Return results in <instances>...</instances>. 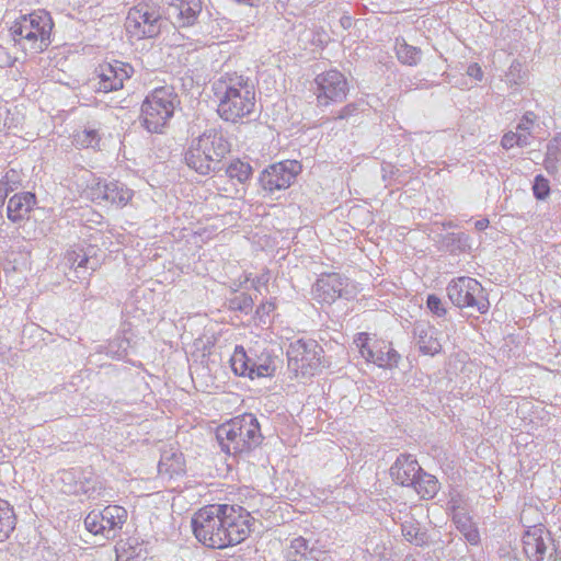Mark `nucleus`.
<instances>
[{
	"instance_id": "obj_47",
	"label": "nucleus",
	"mask_w": 561,
	"mask_h": 561,
	"mask_svg": "<svg viewBox=\"0 0 561 561\" xmlns=\"http://www.w3.org/2000/svg\"><path fill=\"white\" fill-rule=\"evenodd\" d=\"M324 554H325L324 551L319 550V549H317L314 547H309V549H308V557L311 560L324 561Z\"/></svg>"
},
{
	"instance_id": "obj_3",
	"label": "nucleus",
	"mask_w": 561,
	"mask_h": 561,
	"mask_svg": "<svg viewBox=\"0 0 561 561\" xmlns=\"http://www.w3.org/2000/svg\"><path fill=\"white\" fill-rule=\"evenodd\" d=\"M231 144L221 127H210L193 138L184 154L186 165L202 175L224 170V158Z\"/></svg>"
},
{
	"instance_id": "obj_25",
	"label": "nucleus",
	"mask_w": 561,
	"mask_h": 561,
	"mask_svg": "<svg viewBox=\"0 0 561 561\" xmlns=\"http://www.w3.org/2000/svg\"><path fill=\"white\" fill-rule=\"evenodd\" d=\"M394 48L399 61L403 65L416 66L421 60V49L409 45L403 38L396 39Z\"/></svg>"
},
{
	"instance_id": "obj_51",
	"label": "nucleus",
	"mask_w": 561,
	"mask_h": 561,
	"mask_svg": "<svg viewBox=\"0 0 561 561\" xmlns=\"http://www.w3.org/2000/svg\"><path fill=\"white\" fill-rule=\"evenodd\" d=\"M129 346V340L126 337L122 339V353H126L127 347Z\"/></svg>"
},
{
	"instance_id": "obj_21",
	"label": "nucleus",
	"mask_w": 561,
	"mask_h": 561,
	"mask_svg": "<svg viewBox=\"0 0 561 561\" xmlns=\"http://www.w3.org/2000/svg\"><path fill=\"white\" fill-rule=\"evenodd\" d=\"M36 204V196L31 192L13 195L7 207L8 218L13 222L23 220Z\"/></svg>"
},
{
	"instance_id": "obj_17",
	"label": "nucleus",
	"mask_w": 561,
	"mask_h": 561,
	"mask_svg": "<svg viewBox=\"0 0 561 561\" xmlns=\"http://www.w3.org/2000/svg\"><path fill=\"white\" fill-rule=\"evenodd\" d=\"M344 286V278L340 274H323L313 285L314 298L322 302L331 304L342 295Z\"/></svg>"
},
{
	"instance_id": "obj_26",
	"label": "nucleus",
	"mask_w": 561,
	"mask_h": 561,
	"mask_svg": "<svg viewBox=\"0 0 561 561\" xmlns=\"http://www.w3.org/2000/svg\"><path fill=\"white\" fill-rule=\"evenodd\" d=\"M376 364L379 367H396L401 358L400 354L392 347L390 343L379 342L376 348Z\"/></svg>"
},
{
	"instance_id": "obj_15",
	"label": "nucleus",
	"mask_w": 561,
	"mask_h": 561,
	"mask_svg": "<svg viewBox=\"0 0 561 561\" xmlns=\"http://www.w3.org/2000/svg\"><path fill=\"white\" fill-rule=\"evenodd\" d=\"M422 468L416 458L410 454H400L390 467L392 481L401 486L412 488L416 478L420 477Z\"/></svg>"
},
{
	"instance_id": "obj_19",
	"label": "nucleus",
	"mask_w": 561,
	"mask_h": 561,
	"mask_svg": "<svg viewBox=\"0 0 561 561\" xmlns=\"http://www.w3.org/2000/svg\"><path fill=\"white\" fill-rule=\"evenodd\" d=\"M413 333L416 345L422 354L434 356L442 351V344L436 336V330L431 324L417 322L414 324Z\"/></svg>"
},
{
	"instance_id": "obj_50",
	"label": "nucleus",
	"mask_w": 561,
	"mask_h": 561,
	"mask_svg": "<svg viewBox=\"0 0 561 561\" xmlns=\"http://www.w3.org/2000/svg\"><path fill=\"white\" fill-rule=\"evenodd\" d=\"M519 67H520V64H518V62H513V64L511 65V67H510V71H508V73H507V77L513 76V75H514V72H517V71L519 70Z\"/></svg>"
},
{
	"instance_id": "obj_9",
	"label": "nucleus",
	"mask_w": 561,
	"mask_h": 561,
	"mask_svg": "<svg viewBox=\"0 0 561 561\" xmlns=\"http://www.w3.org/2000/svg\"><path fill=\"white\" fill-rule=\"evenodd\" d=\"M24 26L23 48L32 53H41L50 44L54 27L50 15L45 11L33 12L21 18Z\"/></svg>"
},
{
	"instance_id": "obj_48",
	"label": "nucleus",
	"mask_w": 561,
	"mask_h": 561,
	"mask_svg": "<svg viewBox=\"0 0 561 561\" xmlns=\"http://www.w3.org/2000/svg\"><path fill=\"white\" fill-rule=\"evenodd\" d=\"M559 163H561V161L559 160H550L549 157L546 156L545 158V161H543V164H545V169L553 174L558 171V165Z\"/></svg>"
},
{
	"instance_id": "obj_8",
	"label": "nucleus",
	"mask_w": 561,
	"mask_h": 561,
	"mask_svg": "<svg viewBox=\"0 0 561 561\" xmlns=\"http://www.w3.org/2000/svg\"><path fill=\"white\" fill-rule=\"evenodd\" d=\"M323 350L314 340H297L287 350L288 368L296 376H313L321 368Z\"/></svg>"
},
{
	"instance_id": "obj_7",
	"label": "nucleus",
	"mask_w": 561,
	"mask_h": 561,
	"mask_svg": "<svg viewBox=\"0 0 561 561\" xmlns=\"http://www.w3.org/2000/svg\"><path fill=\"white\" fill-rule=\"evenodd\" d=\"M447 296L451 304L460 309L472 308L479 313H486L490 302L482 285L472 277L461 276L447 285Z\"/></svg>"
},
{
	"instance_id": "obj_14",
	"label": "nucleus",
	"mask_w": 561,
	"mask_h": 561,
	"mask_svg": "<svg viewBox=\"0 0 561 561\" xmlns=\"http://www.w3.org/2000/svg\"><path fill=\"white\" fill-rule=\"evenodd\" d=\"M96 73L100 79L98 90L107 93L122 89L124 81L134 73V68L129 64L114 60L100 65Z\"/></svg>"
},
{
	"instance_id": "obj_44",
	"label": "nucleus",
	"mask_w": 561,
	"mask_h": 561,
	"mask_svg": "<svg viewBox=\"0 0 561 561\" xmlns=\"http://www.w3.org/2000/svg\"><path fill=\"white\" fill-rule=\"evenodd\" d=\"M357 111V106L354 103L347 104L344 106L339 114L335 116V119H345L352 116Z\"/></svg>"
},
{
	"instance_id": "obj_29",
	"label": "nucleus",
	"mask_w": 561,
	"mask_h": 561,
	"mask_svg": "<svg viewBox=\"0 0 561 561\" xmlns=\"http://www.w3.org/2000/svg\"><path fill=\"white\" fill-rule=\"evenodd\" d=\"M21 174L14 169L5 172L4 176L0 180V202L4 203L8 194L19 187L21 184Z\"/></svg>"
},
{
	"instance_id": "obj_11",
	"label": "nucleus",
	"mask_w": 561,
	"mask_h": 561,
	"mask_svg": "<svg viewBox=\"0 0 561 561\" xmlns=\"http://www.w3.org/2000/svg\"><path fill=\"white\" fill-rule=\"evenodd\" d=\"M300 171L301 165L296 160L274 163L262 171L259 183L265 192L273 194L288 188Z\"/></svg>"
},
{
	"instance_id": "obj_34",
	"label": "nucleus",
	"mask_w": 561,
	"mask_h": 561,
	"mask_svg": "<svg viewBox=\"0 0 561 561\" xmlns=\"http://www.w3.org/2000/svg\"><path fill=\"white\" fill-rule=\"evenodd\" d=\"M533 192L537 199H545L550 194L549 181L541 174L537 175L534 180Z\"/></svg>"
},
{
	"instance_id": "obj_45",
	"label": "nucleus",
	"mask_w": 561,
	"mask_h": 561,
	"mask_svg": "<svg viewBox=\"0 0 561 561\" xmlns=\"http://www.w3.org/2000/svg\"><path fill=\"white\" fill-rule=\"evenodd\" d=\"M462 535L470 545H478L480 541V535L476 527L465 531Z\"/></svg>"
},
{
	"instance_id": "obj_41",
	"label": "nucleus",
	"mask_w": 561,
	"mask_h": 561,
	"mask_svg": "<svg viewBox=\"0 0 561 561\" xmlns=\"http://www.w3.org/2000/svg\"><path fill=\"white\" fill-rule=\"evenodd\" d=\"M233 308L243 312H249L252 309L253 300L250 296L241 294L232 301Z\"/></svg>"
},
{
	"instance_id": "obj_2",
	"label": "nucleus",
	"mask_w": 561,
	"mask_h": 561,
	"mask_svg": "<svg viewBox=\"0 0 561 561\" xmlns=\"http://www.w3.org/2000/svg\"><path fill=\"white\" fill-rule=\"evenodd\" d=\"M218 100L217 113L226 122L239 123L249 117L255 107L253 82L238 73H226L214 83Z\"/></svg>"
},
{
	"instance_id": "obj_4",
	"label": "nucleus",
	"mask_w": 561,
	"mask_h": 561,
	"mask_svg": "<svg viewBox=\"0 0 561 561\" xmlns=\"http://www.w3.org/2000/svg\"><path fill=\"white\" fill-rule=\"evenodd\" d=\"M216 437L222 451L232 455L249 453L257 447L263 436L253 414L247 413L218 426Z\"/></svg>"
},
{
	"instance_id": "obj_12",
	"label": "nucleus",
	"mask_w": 561,
	"mask_h": 561,
	"mask_svg": "<svg viewBox=\"0 0 561 561\" xmlns=\"http://www.w3.org/2000/svg\"><path fill=\"white\" fill-rule=\"evenodd\" d=\"M318 85V103L329 105L330 102H342L347 94L348 85L345 77L337 70H330L316 78Z\"/></svg>"
},
{
	"instance_id": "obj_37",
	"label": "nucleus",
	"mask_w": 561,
	"mask_h": 561,
	"mask_svg": "<svg viewBox=\"0 0 561 561\" xmlns=\"http://www.w3.org/2000/svg\"><path fill=\"white\" fill-rule=\"evenodd\" d=\"M427 308L436 314L437 317H443L446 314V309L442 302V299L436 295H428L426 299Z\"/></svg>"
},
{
	"instance_id": "obj_31",
	"label": "nucleus",
	"mask_w": 561,
	"mask_h": 561,
	"mask_svg": "<svg viewBox=\"0 0 561 561\" xmlns=\"http://www.w3.org/2000/svg\"><path fill=\"white\" fill-rule=\"evenodd\" d=\"M369 335L367 333H358L357 337L354 340V343L359 350V353L363 358H365L367 362H371L376 364V348L377 343L374 346H370L368 344Z\"/></svg>"
},
{
	"instance_id": "obj_35",
	"label": "nucleus",
	"mask_w": 561,
	"mask_h": 561,
	"mask_svg": "<svg viewBox=\"0 0 561 561\" xmlns=\"http://www.w3.org/2000/svg\"><path fill=\"white\" fill-rule=\"evenodd\" d=\"M536 115L533 112H527L524 114L523 118L518 123L516 127L517 133H523L527 135V138L529 139V136L531 134V129L535 124Z\"/></svg>"
},
{
	"instance_id": "obj_38",
	"label": "nucleus",
	"mask_w": 561,
	"mask_h": 561,
	"mask_svg": "<svg viewBox=\"0 0 561 561\" xmlns=\"http://www.w3.org/2000/svg\"><path fill=\"white\" fill-rule=\"evenodd\" d=\"M546 156L549 157L550 160L561 161V135L549 141Z\"/></svg>"
},
{
	"instance_id": "obj_39",
	"label": "nucleus",
	"mask_w": 561,
	"mask_h": 561,
	"mask_svg": "<svg viewBox=\"0 0 561 561\" xmlns=\"http://www.w3.org/2000/svg\"><path fill=\"white\" fill-rule=\"evenodd\" d=\"M101 483L96 480H87L85 482H82L81 484V491L82 493L87 494L88 497H96L101 494Z\"/></svg>"
},
{
	"instance_id": "obj_54",
	"label": "nucleus",
	"mask_w": 561,
	"mask_h": 561,
	"mask_svg": "<svg viewBox=\"0 0 561 561\" xmlns=\"http://www.w3.org/2000/svg\"><path fill=\"white\" fill-rule=\"evenodd\" d=\"M342 21L347 22V24H350V23H351V19H350V18H344Z\"/></svg>"
},
{
	"instance_id": "obj_27",
	"label": "nucleus",
	"mask_w": 561,
	"mask_h": 561,
	"mask_svg": "<svg viewBox=\"0 0 561 561\" xmlns=\"http://www.w3.org/2000/svg\"><path fill=\"white\" fill-rule=\"evenodd\" d=\"M224 170L228 178L236 179L239 183H245L252 175V167L239 159L231 161Z\"/></svg>"
},
{
	"instance_id": "obj_32",
	"label": "nucleus",
	"mask_w": 561,
	"mask_h": 561,
	"mask_svg": "<svg viewBox=\"0 0 561 561\" xmlns=\"http://www.w3.org/2000/svg\"><path fill=\"white\" fill-rule=\"evenodd\" d=\"M99 141L100 137L95 129H83L73 136L75 145L82 148H94Z\"/></svg>"
},
{
	"instance_id": "obj_49",
	"label": "nucleus",
	"mask_w": 561,
	"mask_h": 561,
	"mask_svg": "<svg viewBox=\"0 0 561 561\" xmlns=\"http://www.w3.org/2000/svg\"><path fill=\"white\" fill-rule=\"evenodd\" d=\"M474 226H476V228H477L478 230H480V231H481V230H484V229H486V228H488V226H489V219L483 218V219L477 220V221H476V224H474Z\"/></svg>"
},
{
	"instance_id": "obj_28",
	"label": "nucleus",
	"mask_w": 561,
	"mask_h": 561,
	"mask_svg": "<svg viewBox=\"0 0 561 561\" xmlns=\"http://www.w3.org/2000/svg\"><path fill=\"white\" fill-rule=\"evenodd\" d=\"M309 542L304 537L294 538L286 549L285 558L287 561H300L308 558Z\"/></svg>"
},
{
	"instance_id": "obj_6",
	"label": "nucleus",
	"mask_w": 561,
	"mask_h": 561,
	"mask_svg": "<svg viewBox=\"0 0 561 561\" xmlns=\"http://www.w3.org/2000/svg\"><path fill=\"white\" fill-rule=\"evenodd\" d=\"M164 24L160 9L148 2H139L129 9L125 20L126 32L131 39L157 37Z\"/></svg>"
},
{
	"instance_id": "obj_30",
	"label": "nucleus",
	"mask_w": 561,
	"mask_h": 561,
	"mask_svg": "<svg viewBox=\"0 0 561 561\" xmlns=\"http://www.w3.org/2000/svg\"><path fill=\"white\" fill-rule=\"evenodd\" d=\"M67 259L69 263H71V266L76 268H88L91 271H95L99 266V262L94 259H92L88 253H79L76 251L69 252L67 254Z\"/></svg>"
},
{
	"instance_id": "obj_23",
	"label": "nucleus",
	"mask_w": 561,
	"mask_h": 561,
	"mask_svg": "<svg viewBox=\"0 0 561 561\" xmlns=\"http://www.w3.org/2000/svg\"><path fill=\"white\" fill-rule=\"evenodd\" d=\"M104 204L116 205L117 207L125 206L133 196V193L123 183L107 182V192Z\"/></svg>"
},
{
	"instance_id": "obj_5",
	"label": "nucleus",
	"mask_w": 561,
	"mask_h": 561,
	"mask_svg": "<svg viewBox=\"0 0 561 561\" xmlns=\"http://www.w3.org/2000/svg\"><path fill=\"white\" fill-rule=\"evenodd\" d=\"M180 103L172 87L156 88L142 102L141 125L149 131L161 134Z\"/></svg>"
},
{
	"instance_id": "obj_36",
	"label": "nucleus",
	"mask_w": 561,
	"mask_h": 561,
	"mask_svg": "<svg viewBox=\"0 0 561 561\" xmlns=\"http://www.w3.org/2000/svg\"><path fill=\"white\" fill-rule=\"evenodd\" d=\"M107 192V182H98L90 188V197L93 202L102 204L105 201Z\"/></svg>"
},
{
	"instance_id": "obj_13",
	"label": "nucleus",
	"mask_w": 561,
	"mask_h": 561,
	"mask_svg": "<svg viewBox=\"0 0 561 561\" xmlns=\"http://www.w3.org/2000/svg\"><path fill=\"white\" fill-rule=\"evenodd\" d=\"M230 362L236 375L248 376L250 379L273 376L275 371V366L270 357L255 362L248 357L242 346L236 347Z\"/></svg>"
},
{
	"instance_id": "obj_40",
	"label": "nucleus",
	"mask_w": 561,
	"mask_h": 561,
	"mask_svg": "<svg viewBox=\"0 0 561 561\" xmlns=\"http://www.w3.org/2000/svg\"><path fill=\"white\" fill-rule=\"evenodd\" d=\"M453 520L456 524L457 529L461 534L474 527L471 519L467 515L461 513H455L453 516Z\"/></svg>"
},
{
	"instance_id": "obj_42",
	"label": "nucleus",
	"mask_w": 561,
	"mask_h": 561,
	"mask_svg": "<svg viewBox=\"0 0 561 561\" xmlns=\"http://www.w3.org/2000/svg\"><path fill=\"white\" fill-rule=\"evenodd\" d=\"M549 549L546 554H540L535 561H559L552 539L547 537Z\"/></svg>"
},
{
	"instance_id": "obj_16",
	"label": "nucleus",
	"mask_w": 561,
	"mask_h": 561,
	"mask_svg": "<svg viewBox=\"0 0 561 561\" xmlns=\"http://www.w3.org/2000/svg\"><path fill=\"white\" fill-rule=\"evenodd\" d=\"M201 0H174L168 9V15L176 27H188L194 25L202 13Z\"/></svg>"
},
{
	"instance_id": "obj_33",
	"label": "nucleus",
	"mask_w": 561,
	"mask_h": 561,
	"mask_svg": "<svg viewBox=\"0 0 561 561\" xmlns=\"http://www.w3.org/2000/svg\"><path fill=\"white\" fill-rule=\"evenodd\" d=\"M501 145L505 149H511L514 146L526 147L529 145L527 135L517 131H508L504 134Z\"/></svg>"
},
{
	"instance_id": "obj_20",
	"label": "nucleus",
	"mask_w": 561,
	"mask_h": 561,
	"mask_svg": "<svg viewBox=\"0 0 561 561\" xmlns=\"http://www.w3.org/2000/svg\"><path fill=\"white\" fill-rule=\"evenodd\" d=\"M401 533L407 541L417 547L445 543V540L428 535L413 516H409L401 524Z\"/></svg>"
},
{
	"instance_id": "obj_18",
	"label": "nucleus",
	"mask_w": 561,
	"mask_h": 561,
	"mask_svg": "<svg viewBox=\"0 0 561 561\" xmlns=\"http://www.w3.org/2000/svg\"><path fill=\"white\" fill-rule=\"evenodd\" d=\"M547 537H550L542 527H531L523 536V550L525 554L535 561L540 554H546L549 549Z\"/></svg>"
},
{
	"instance_id": "obj_10",
	"label": "nucleus",
	"mask_w": 561,
	"mask_h": 561,
	"mask_svg": "<svg viewBox=\"0 0 561 561\" xmlns=\"http://www.w3.org/2000/svg\"><path fill=\"white\" fill-rule=\"evenodd\" d=\"M127 520V511L123 506L108 505L103 511H91L84 518L85 528L93 535L106 539L114 538Z\"/></svg>"
},
{
	"instance_id": "obj_1",
	"label": "nucleus",
	"mask_w": 561,
	"mask_h": 561,
	"mask_svg": "<svg viewBox=\"0 0 561 561\" xmlns=\"http://www.w3.org/2000/svg\"><path fill=\"white\" fill-rule=\"evenodd\" d=\"M196 539L206 547L224 549L243 541L250 533L249 514L241 506L214 504L192 518Z\"/></svg>"
},
{
	"instance_id": "obj_24",
	"label": "nucleus",
	"mask_w": 561,
	"mask_h": 561,
	"mask_svg": "<svg viewBox=\"0 0 561 561\" xmlns=\"http://www.w3.org/2000/svg\"><path fill=\"white\" fill-rule=\"evenodd\" d=\"M16 517L10 504L0 499V542L5 541L14 530Z\"/></svg>"
},
{
	"instance_id": "obj_46",
	"label": "nucleus",
	"mask_w": 561,
	"mask_h": 561,
	"mask_svg": "<svg viewBox=\"0 0 561 561\" xmlns=\"http://www.w3.org/2000/svg\"><path fill=\"white\" fill-rule=\"evenodd\" d=\"M467 73L468 76L477 79V80H481L482 77H483V71L481 69V67L478 65V64H471L469 65L468 69H467Z\"/></svg>"
},
{
	"instance_id": "obj_22",
	"label": "nucleus",
	"mask_w": 561,
	"mask_h": 561,
	"mask_svg": "<svg viewBox=\"0 0 561 561\" xmlns=\"http://www.w3.org/2000/svg\"><path fill=\"white\" fill-rule=\"evenodd\" d=\"M412 489L422 499H433L439 490V482L436 477L425 472L422 469L420 477L416 478L415 485H412Z\"/></svg>"
},
{
	"instance_id": "obj_43",
	"label": "nucleus",
	"mask_w": 561,
	"mask_h": 561,
	"mask_svg": "<svg viewBox=\"0 0 561 561\" xmlns=\"http://www.w3.org/2000/svg\"><path fill=\"white\" fill-rule=\"evenodd\" d=\"M11 34L15 42H24V26L22 21L16 22L11 27Z\"/></svg>"
},
{
	"instance_id": "obj_53",
	"label": "nucleus",
	"mask_w": 561,
	"mask_h": 561,
	"mask_svg": "<svg viewBox=\"0 0 561 561\" xmlns=\"http://www.w3.org/2000/svg\"><path fill=\"white\" fill-rule=\"evenodd\" d=\"M451 542H453V536H451V534H448L447 543H451Z\"/></svg>"
},
{
	"instance_id": "obj_52",
	"label": "nucleus",
	"mask_w": 561,
	"mask_h": 561,
	"mask_svg": "<svg viewBox=\"0 0 561 561\" xmlns=\"http://www.w3.org/2000/svg\"><path fill=\"white\" fill-rule=\"evenodd\" d=\"M236 1L239 3H242V4H248V5L254 4V0H236Z\"/></svg>"
}]
</instances>
